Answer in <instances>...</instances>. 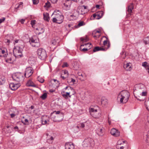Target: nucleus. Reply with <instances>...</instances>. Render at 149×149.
I'll use <instances>...</instances> for the list:
<instances>
[{
  "instance_id": "f257e3e1",
  "label": "nucleus",
  "mask_w": 149,
  "mask_h": 149,
  "mask_svg": "<svg viewBox=\"0 0 149 149\" xmlns=\"http://www.w3.org/2000/svg\"><path fill=\"white\" fill-rule=\"evenodd\" d=\"M130 96V93L127 91H122L118 95L117 100H120L121 103H125L128 100Z\"/></svg>"
},
{
  "instance_id": "f03ea898",
  "label": "nucleus",
  "mask_w": 149,
  "mask_h": 149,
  "mask_svg": "<svg viewBox=\"0 0 149 149\" xmlns=\"http://www.w3.org/2000/svg\"><path fill=\"white\" fill-rule=\"evenodd\" d=\"M53 14L55 15V17L53 18L52 19L53 22L60 24L63 22L64 17L63 15L61 14L59 10H56L54 12Z\"/></svg>"
},
{
  "instance_id": "7ed1b4c3",
  "label": "nucleus",
  "mask_w": 149,
  "mask_h": 149,
  "mask_svg": "<svg viewBox=\"0 0 149 149\" xmlns=\"http://www.w3.org/2000/svg\"><path fill=\"white\" fill-rule=\"evenodd\" d=\"M89 111L91 114L95 118H99L101 116V112L99 109L91 108L89 109Z\"/></svg>"
},
{
  "instance_id": "20e7f679",
  "label": "nucleus",
  "mask_w": 149,
  "mask_h": 149,
  "mask_svg": "<svg viewBox=\"0 0 149 149\" xmlns=\"http://www.w3.org/2000/svg\"><path fill=\"white\" fill-rule=\"evenodd\" d=\"M23 49L19 46H17L13 50V54L15 57L21 58L23 56Z\"/></svg>"
},
{
  "instance_id": "39448f33",
  "label": "nucleus",
  "mask_w": 149,
  "mask_h": 149,
  "mask_svg": "<svg viewBox=\"0 0 149 149\" xmlns=\"http://www.w3.org/2000/svg\"><path fill=\"white\" fill-rule=\"evenodd\" d=\"M38 57L41 60L45 59L47 57V54L45 50L41 48H39L37 50Z\"/></svg>"
},
{
  "instance_id": "423d86ee",
  "label": "nucleus",
  "mask_w": 149,
  "mask_h": 149,
  "mask_svg": "<svg viewBox=\"0 0 149 149\" xmlns=\"http://www.w3.org/2000/svg\"><path fill=\"white\" fill-rule=\"evenodd\" d=\"M12 78L14 81L19 82L24 79V74L21 72H17L12 76Z\"/></svg>"
},
{
  "instance_id": "0eeeda50",
  "label": "nucleus",
  "mask_w": 149,
  "mask_h": 149,
  "mask_svg": "<svg viewBox=\"0 0 149 149\" xmlns=\"http://www.w3.org/2000/svg\"><path fill=\"white\" fill-rule=\"evenodd\" d=\"M29 42L33 47H38L40 46L39 40L36 37H33L30 38Z\"/></svg>"
},
{
  "instance_id": "6e6552de",
  "label": "nucleus",
  "mask_w": 149,
  "mask_h": 149,
  "mask_svg": "<svg viewBox=\"0 0 149 149\" xmlns=\"http://www.w3.org/2000/svg\"><path fill=\"white\" fill-rule=\"evenodd\" d=\"M94 142L93 139L90 138L85 139L83 142V146L84 147H87L92 146L94 145Z\"/></svg>"
},
{
  "instance_id": "1a4fd4ad",
  "label": "nucleus",
  "mask_w": 149,
  "mask_h": 149,
  "mask_svg": "<svg viewBox=\"0 0 149 149\" xmlns=\"http://www.w3.org/2000/svg\"><path fill=\"white\" fill-rule=\"evenodd\" d=\"M33 72V69L32 67H28L26 69L25 73L24 75L25 77L29 78L32 75Z\"/></svg>"
},
{
  "instance_id": "9d476101",
  "label": "nucleus",
  "mask_w": 149,
  "mask_h": 149,
  "mask_svg": "<svg viewBox=\"0 0 149 149\" xmlns=\"http://www.w3.org/2000/svg\"><path fill=\"white\" fill-rule=\"evenodd\" d=\"M104 132L105 129L102 126L98 127L96 130V133L100 136H103Z\"/></svg>"
},
{
  "instance_id": "9b49d317",
  "label": "nucleus",
  "mask_w": 149,
  "mask_h": 149,
  "mask_svg": "<svg viewBox=\"0 0 149 149\" xmlns=\"http://www.w3.org/2000/svg\"><path fill=\"white\" fill-rule=\"evenodd\" d=\"M144 88V86L142 84H139L138 85L135 89L134 90V92L136 93H138V92L143 91V90Z\"/></svg>"
},
{
  "instance_id": "f8f14e48",
  "label": "nucleus",
  "mask_w": 149,
  "mask_h": 149,
  "mask_svg": "<svg viewBox=\"0 0 149 149\" xmlns=\"http://www.w3.org/2000/svg\"><path fill=\"white\" fill-rule=\"evenodd\" d=\"M20 86L19 83L14 84V83H11L9 85V87L11 90L15 91L17 90Z\"/></svg>"
},
{
  "instance_id": "ddd939ff",
  "label": "nucleus",
  "mask_w": 149,
  "mask_h": 149,
  "mask_svg": "<svg viewBox=\"0 0 149 149\" xmlns=\"http://www.w3.org/2000/svg\"><path fill=\"white\" fill-rule=\"evenodd\" d=\"M110 133L113 136L117 137L120 136V132L115 128H112L111 130Z\"/></svg>"
},
{
  "instance_id": "4468645a",
  "label": "nucleus",
  "mask_w": 149,
  "mask_h": 149,
  "mask_svg": "<svg viewBox=\"0 0 149 149\" xmlns=\"http://www.w3.org/2000/svg\"><path fill=\"white\" fill-rule=\"evenodd\" d=\"M8 55L6 49H0V56L5 58Z\"/></svg>"
},
{
  "instance_id": "2eb2a0df",
  "label": "nucleus",
  "mask_w": 149,
  "mask_h": 149,
  "mask_svg": "<svg viewBox=\"0 0 149 149\" xmlns=\"http://www.w3.org/2000/svg\"><path fill=\"white\" fill-rule=\"evenodd\" d=\"M101 31L100 30H95L92 33L93 37L96 38H99L100 36Z\"/></svg>"
},
{
  "instance_id": "dca6fc26",
  "label": "nucleus",
  "mask_w": 149,
  "mask_h": 149,
  "mask_svg": "<svg viewBox=\"0 0 149 149\" xmlns=\"http://www.w3.org/2000/svg\"><path fill=\"white\" fill-rule=\"evenodd\" d=\"M103 14V12L100 11L97 13L96 14H94L93 15L94 18H96L97 19H99L102 17Z\"/></svg>"
},
{
  "instance_id": "f3484780",
  "label": "nucleus",
  "mask_w": 149,
  "mask_h": 149,
  "mask_svg": "<svg viewBox=\"0 0 149 149\" xmlns=\"http://www.w3.org/2000/svg\"><path fill=\"white\" fill-rule=\"evenodd\" d=\"M65 149H74V144L68 142L65 145Z\"/></svg>"
},
{
  "instance_id": "a211bd4d",
  "label": "nucleus",
  "mask_w": 149,
  "mask_h": 149,
  "mask_svg": "<svg viewBox=\"0 0 149 149\" xmlns=\"http://www.w3.org/2000/svg\"><path fill=\"white\" fill-rule=\"evenodd\" d=\"M132 64L130 63H127L124 65V68L127 71H130L132 69Z\"/></svg>"
},
{
  "instance_id": "6ab92c4d",
  "label": "nucleus",
  "mask_w": 149,
  "mask_h": 149,
  "mask_svg": "<svg viewBox=\"0 0 149 149\" xmlns=\"http://www.w3.org/2000/svg\"><path fill=\"white\" fill-rule=\"evenodd\" d=\"M134 8V6L132 3H131L128 7L127 10L126 12L127 14H131L132 13V10Z\"/></svg>"
},
{
  "instance_id": "aec40b11",
  "label": "nucleus",
  "mask_w": 149,
  "mask_h": 149,
  "mask_svg": "<svg viewBox=\"0 0 149 149\" xmlns=\"http://www.w3.org/2000/svg\"><path fill=\"white\" fill-rule=\"evenodd\" d=\"M101 103L102 106L106 105L107 104V100L104 97H102L101 99Z\"/></svg>"
},
{
  "instance_id": "412c9836",
  "label": "nucleus",
  "mask_w": 149,
  "mask_h": 149,
  "mask_svg": "<svg viewBox=\"0 0 149 149\" xmlns=\"http://www.w3.org/2000/svg\"><path fill=\"white\" fill-rule=\"evenodd\" d=\"M142 66L144 67L149 74V65L146 62H145L142 63Z\"/></svg>"
},
{
  "instance_id": "4be33fe9",
  "label": "nucleus",
  "mask_w": 149,
  "mask_h": 149,
  "mask_svg": "<svg viewBox=\"0 0 149 149\" xmlns=\"http://www.w3.org/2000/svg\"><path fill=\"white\" fill-rule=\"evenodd\" d=\"M26 85L28 86L35 87L36 85L31 80H29L26 83Z\"/></svg>"
},
{
  "instance_id": "5701e85b",
  "label": "nucleus",
  "mask_w": 149,
  "mask_h": 149,
  "mask_svg": "<svg viewBox=\"0 0 149 149\" xmlns=\"http://www.w3.org/2000/svg\"><path fill=\"white\" fill-rule=\"evenodd\" d=\"M11 112L16 115L18 113V111L15 108H12L10 109L9 113H11Z\"/></svg>"
},
{
  "instance_id": "b1692460",
  "label": "nucleus",
  "mask_w": 149,
  "mask_h": 149,
  "mask_svg": "<svg viewBox=\"0 0 149 149\" xmlns=\"http://www.w3.org/2000/svg\"><path fill=\"white\" fill-rule=\"evenodd\" d=\"M50 85V84H52V85L53 86L55 85L56 84H58V81L56 79H51L49 82Z\"/></svg>"
},
{
  "instance_id": "393cba45",
  "label": "nucleus",
  "mask_w": 149,
  "mask_h": 149,
  "mask_svg": "<svg viewBox=\"0 0 149 149\" xmlns=\"http://www.w3.org/2000/svg\"><path fill=\"white\" fill-rule=\"evenodd\" d=\"M73 13L75 15V17L78 16L79 15H83L85 14L84 13H81L79 11L75 10H74Z\"/></svg>"
},
{
  "instance_id": "a878e982",
  "label": "nucleus",
  "mask_w": 149,
  "mask_h": 149,
  "mask_svg": "<svg viewBox=\"0 0 149 149\" xmlns=\"http://www.w3.org/2000/svg\"><path fill=\"white\" fill-rule=\"evenodd\" d=\"M43 15L44 20L49 21V14L47 13H43Z\"/></svg>"
},
{
  "instance_id": "bb28decb",
  "label": "nucleus",
  "mask_w": 149,
  "mask_h": 149,
  "mask_svg": "<svg viewBox=\"0 0 149 149\" xmlns=\"http://www.w3.org/2000/svg\"><path fill=\"white\" fill-rule=\"evenodd\" d=\"M85 24V23L83 21L79 22L77 25L74 26V27L75 28H78L80 26L84 25Z\"/></svg>"
},
{
  "instance_id": "cd10ccee",
  "label": "nucleus",
  "mask_w": 149,
  "mask_h": 149,
  "mask_svg": "<svg viewBox=\"0 0 149 149\" xmlns=\"http://www.w3.org/2000/svg\"><path fill=\"white\" fill-rule=\"evenodd\" d=\"M103 45L104 46H107V47L106 48V49H107L109 48L110 46V44L109 42H108L107 40H104L103 42Z\"/></svg>"
},
{
  "instance_id": "c85d7f7f",
  "label": "nucleus",
  "mask_w": 149,
  "mask_h": 149,
  "mask_svg": "<svg viewBox=\"0 0 149 149\" xmlns=\"http://www.w3.org/2000/svg\"><path fill=\"white\" fill-rule=\"evenodd\" d=\"M5 82L4 77L2 75H0V85H2Z\"/></svg>"
},
{
  "instance_id": "c756f323",
  "label": "nucleus",
  "mask_w": 149,
  "mask_h": 149,
  "mask_svg": "<svg viewBox=\"0 0 149 149\" xmlns=\"http://www.w3.org/2000/svg\"><path fill=\"white\" fill-rule=\"evenodd\" d=\"M72 65L74 67V69L77 70L79 68L78 65L77 64V62L76 61H74L72 63Z\"/></svg>"
},
{
  "instance_id": "7c9ffc66",
  "label": "nucleus",
  "mask_w": 149,
  "mask_h": 149,
  "mask_svg": "<svg viewBox=\"0 0 149 149\" xmlns=\"http://www.w3.org/2000/svg\"><path fill=\"white\" fill-rule=\"evenodd\" d=\"M70 93L69 92H66L65 93L62 94V95L64 98L67 99L68 97H71V95H70Z\"/></svg>"
},
{
  "instance_id": "2f4dec72",
  "label": "nucleus",
  "mask_w": 149,
  "mask_h": 149,
  "mask_svg": "<svg viewBox=\"0 0 149 149\" xmlns=\"http://www.w3.org/2000/svg\"><path fill=\"white\" fill-rule=\"evenodd\" d=\"M143 42L146 45L149 44V36L143 39Z\"/></svg>"
},
{
  "instance_id": "473e14b6",
  "label": "nucleus",
  "mask_w": 149,
  "mask_h": 149,
  "mask_svg": "<svg viewBox=\"0 0 149 149\" xmlns=\"http://www.w3.org/2000/svg\"><path fill=\"white\" fill-rule=\"evenodd\" d=\"M22 122L25 125H28L29 124L28 120L27 119H24L23 117V119L22 120Z\"/></svg>"
},
{
  "instance_id": "72a5a7b5",
  "label": "nucleus",
  "mask_w": 149,
  "mask_h": 149,
  "mask_svg": "<svg viewBox=\"0 0 149 149\" xmlns=\"http://www.w3.org/2000/svg\"><path fill=\"white\" fill-rule=\"evenodd\" d=\"M81 41H83V42H86L88 41L89 40L87 36L81 38H80Z\"/></svg>"
},
{
  "instance_id": "f704fd0d",
  "label": "nucleus",
  "mask_w": 149,
  "mask_h": 149,
  "mask_svg": "<svg viewBox=\"0 0 149 149\" xmlns=\"http://www.w3.org/2000/svg\"><path fill=\"white\" fill-rule=\"evenodd\" d=\"M125 141H123L122 140H120L117 143V146L118 145H123V144L124 143L125 145H127V143H125Z\"/></svg>"
},
{
  "instance_id": "c9c22d12",
  "label": "nucleus",
  "mask_w": 149,
  "mask_h": 149,
  "mask_svg": "<svg viewBox=\"0 0 149 149\" xmlns=\"http://www.w3.org/2000/svg\"><path fill=\"white\" fill-rule=\"evenodd\" d=\"M47 94L46 93H45L40 96V97L42 100H45L47 97Z\"/></svg>"
},
{
  "instance_id": "e433bc0d",
  "label": "nucleus",
  "mask_w": 149,
  "mask_h": 149,
  "mask_svg": "<svg viewBox=\"0 0 149 149\" xmlns=\"http://www.w3.org/2000/svg\"><path fill=\"white\" fill-rule=\"evenodd\" d=\"M84 45H85L84 44L83 45H81L80 46V49L81 51H83L84 52H85L88 50V49L87 48H82V47L84 46Z\"/></svg>"
},
{
  "instance_id": "4c0bfd02",
  "label": "nucleus",
  "mask_w": 149,
  "mask_h": 149,
  "mask_svg": "<svg viewBox=\"0 0 149 149\" xmlns=\"http://www.w3.org/2000/svg\"><path fill=\"white\" fill-rule=\"evenodd\" d=\"M140 95H141L142 96H145L147 94V92H143V91H140L139 93H138Z\"/></svg>"
},
{
  "instance_id": "58836bf2",
  "label": "nucleus",
  "mask_w": 149,
  "mask_h": 149,
  "mask_svg": "<svg viewBox=\"0 0 149 149\" xmlns=\"http://www.w3.org/2000/svg\"><path fill=\"white\" fill-rule=\"evenodd\" d=\"M23 4V3L22 2H20L19 4L18 5L17 7H16V8L17 9H19V8H22V4Z\"/></svg>"
},
{
  "instance_id": "ea45409f",
  "label": "nucleus",
  "mask_w": 149,
  "mask_h": 149,
  "mask_svg": "<svg viewBox=\"0 0 149 149\" xmlns=\"http://www.w3.org/2000/svg\"><path fill=\"white\" fill-rule=\"evenodd\" d=\"M50 3L48 1L45 3V5L44 6V7H46L47 8H49L50 7Z\"/></svg>"
},
{
  "instance_id": "a19ab883",
  "label": "nucleus",
  "mask_w": 149,
  "mask_h": 149,
  "mask_svg": "<svg viewBox=\"0 0 149 149\" xmlns=\"http://www.w3.org/2000/svg\"><path fill=\"white\" fill-rule=\"evenodd\" d=\"M41 121L42 124L43 125H45L47 123V121L45 119L44 120L43 118L41 119Z\"/></svg>"
},
{
  "instance_id": "79ce46f5",
  "label": "nucleus",
  "mask_w": 149,
  "mask_h": 149,
  "mask_svg": "<svg viewBox=\"0 0 149 149\" xmlns=\"http://www.w3.org/2000/svg\"><path fill=\"white\" fill-rule=\"evenodd\" d=\"M99 47H94V48L93 51L94 52H95L97 51H99Z\"/></svg>"
},
{
  "instance_id": "37998d69",
  "label": "nucleus",
  "mask_w": 149,
  "mask_h": 149,
  "mask_svg": "<svg viewBox=\"0 0 149 149\" xmlns=\"http://www.w3.org/2000/svg\"><path fill=\"white\" fill-rule=\"evenodd\" d=\"M6 61L8 63H11L13 61L12 59L10 57L9 58H7L6 60Z\"/></svg>"
},
{
  "instance_id": "c03bdc74",
  "label": "nucleus",
  "mask_w": 149,
  "mask_h": 149,
  "mask_svg": "<svg viewBox=\"0 0 149 149\" xmlns=\"http://www.w3.org/2000/svg\"><path fill=\"white\" fill-rule=\"evenodd\" d=\"M50 139L51 140V141H50V139H48L47 141V142L49 143H51L52 142V140L54 139V138L53 136H51L50 138Z\"/></svg>"
},
{
  "instance_id": "a18cd8bd",
  "label": "nucleus",
  "mask_w": 149,
  "mask_h": 149,
  "mask_svg": "<svg viewBox=\"0 0 149 149\" xmlns=\"http://www.w3.org/2000/svg\"><path fill=\"white\" fill-rule=\"evenodd\" d=\"M86 46H88V47H89V49H90L92 47V45L91 43H88L84 44Z\"/></svg>"
},
{
  "instance_id": "49530a36",
  "label": "nucleus",
  "mask_w": 149,
  "mask_h": 149,
  "mask_svg": "<svg viewBox=\"0 0 149 149\" xmlns=\"http://www.w3.org/2000/svg\"><path fill=\"white\" fill-rule=\"evenodd\" d=\"M68 65L67 62H64L62 65L63 68H64L65 67H68Z\"/></svg>"
},
{
  "instance_id": "de8ad7c7",
  "label": "nucleus",
  "mask_w": 149,
  "mask_h": 149,
  "mask_svg": "<svg viewBox=\"0 0 149 149\" xmlns=\"http://www.w3.org/2000/svg\"><path fill=\"white\" fill-rule=\"evenodd\" d=\"M68 74H67L66 75H65V76L61 75V78L63 79V80H64L66 79V78L68 77Z\"/></svg>"
},
{
  "instance_id": "09e8293b",
  "label": "nucleus",
  "mask_w": 149,
  "mask_h": 149,
  "mask_svg": "<svg viewBox=\"0 0 149 149\" xmlns=\"http://www.w3.org/2000/svg\"><path fill=\"white\" fill-rule=\"evenodd\" d=\"M32 1L34 4H36L39 2V0H32Z\"/></svg>"
},
{
  "instance_id": "8fccbe9b",
  "label": "nucleus",
  "mask_w": 149,
  "mask_h": 149,
  "mask_svg": "<svg viewBox=\"0 0 149 149\" xmlns=\"http://www.w3.org/2000/svg\"><path fill=\"white\" fill-rule=\"evenodd\" d=\"M126 146L124 145V146H117V147H118V149H124L125 148V147Z\"/></svg>"
},
{
  "instance_id": "3c124183",
  "label": "nucleus",
  "mask_w": 149,
  "mask_h": 149,
  "mask_svg": "<svg viewBox=\"0 0 149 149\" xmlns=\"http://www.w3.org/2000/svg\"><path fill=\"white\" fill-rule=\"evenodd\" d=\"M5 20V18L2 17L0 19V24L3 22Z\"/></svg>"
},
{
  "instance_id": "603ef678",
  "label": "nucleus",
  "mask_w": 149,
  "mask_h": 149,
  "mask_svg": "<svg viewBox=\"0 0 149 149\" xmlns=\"http://www.w3.org/2000/svg\"><path fill=\"white\" fill-rule=\"evenodd\" d=\"M36 22V20H32L31 21V23L32 27L35 24Z\"/></svg>"
},
{
  "instance_id": "864d4df0",
  "label": "nucleus",
  "mask_w": 149,
  "mask_h": 149,
  "mask_svg": "<svg viewBox=\"0 0 149 149\" xmlns=\"http://www.w3.org/2000/svg\"><path fill=\"white\" fill-rule=\"evenodd\" d=\"M38 81L42 83L44 82V80L42 78H38Z\"/></svg>"
},
{
  "instance_id": "5fc2aeb1",
  "label": "nucleus",
  "mask_w": 149,
  "mask_h": 149,
  "mask_svg": "<svg viewBox=\"0 0 149 149\" xmlns=\"http://www.w3.org/2000/svg\"><path fill=\"white\" fill-rule=\"evenodd\" d=\"M86 123H80L81 127L82 128L84 127L85 126V124H86Z\"/></svg>"
},
{
  "instance_id": "6e6d98bb",
  "label": "nucleus",
  "mask_w": 149,
  "mask_h": 149,
  "mask_svg": "<svg viewBox=\"0 0 149 149\" xmlns=\"http://www.w3.org/2000/svg\"><path fill=\"white\" fill-rule=\"evenodd\" d=\"M40 31L37 32L38 34H39L41 33H42L44 32V30L42 28L40 29Z\"/></svg>"
},
{
  "instance_id": "4d7b16f0",
  "label": "nucleus",
  "mask_w": 149,
  "mask_h": 149,
  "mask_svg": "<svg viewBox=\"0 0 149 149\" xmlns=\"http://www.w3.org/2000/svg\"><path fill=\"white\" fill-rule=\"evenodd\" d=\"M75 79L73 78H71V80H70V83H72V84H73L74 82H75Z\"/></svg>"
},
{
  "instance_id": "13d9d810",
  "label": "nucleus",
  "mask_w": 149,
  "mask_h": 149,
  "mask_svg": "<svg viewBox=\"0 0 149 149\" xmlns=\"http://www.w3.org/2000/svg\"><path fill=\"white\" fill-rule=\"evenodd\" d=\"M79 9L81 11H80L81 13H85L84 12H83V11L84 10V9L82 7H80L79 8Z\"/></svg>"
},
{
  "instance_id": "bf43d9fd",
  "label": "nucleus",
  "mask_w": 149,
  "mask_h": 149,
  "mask_svg": "<svg viewBox=\"0 0 149 149\" xmlns=\"http://www.w3.org/2000/svg\"><path fill=\"white\" fill-rule=\"evenodd\" d=\"M68 26L69 27H71V28L73 29L74 27V26H73L72 24H69L68 25Z\"/></svg>"
},
{
  "instance_id": "052dcab7",
  "label": "nucleus",
  "mask_w": 149,
  "mask_h": 149,
  "mask_svg": "<svg viewBox=\"0 0 149 149\" xmlns=\"http://www.w3.org/2000/svg\"><path fill=\"white\" fill-rule=\"evenodd\" d=\"M10 113V115L11 116V117L12 118H13L14 117L15 115H17L16 114L13 113L11 112V113Z\"/></svg>"
},
{
  "instance_id": "680f3d73",
  "label": "nucleus",
  "mask_w": 149,
  "mask_h": 149,
  "mask_svg": "<svg viewBox=\"0 0 149 149\" xmlns=\"http://www.w3.org/2000/svg\"><path fill=\"white\" fill-rule=\"evenodd\" d=\"M64 74L66 75L67 74H68V71L67 70H65L63 72Z\"/></svg>"
},
{
  "instance_id": "e2e57ef3",
  "label": "nucleus",
  "mask_w": 149,
  "mask_h": 149,
  "mask_svg": "<svg viewBox=\"0 0 149 149\" xmlns=\"http://www.w3.org/2000/svg\"><path fill=\"white\" fill-rule=\"evenodd\" d=\"M99 51H104L105 50V48H102V47H99Z\"/></svg>"
},
{
  "instance_id": "0e129e2a",
  "label": "nucleus",
  "mask_w": 149,
  "mask_h": 149,
  "mask_svg": "<svg viewBox=\"0 0 149 149\" xmlns=\"http://www.w3.org/2000/svg\"><path fill=\"white\" fill-rule=\"evenodd\" d=\"M14 129L16 131H18V127L17 126H16L14 127Z\"/></svg>"
},
{
  "instance_id": "69168bd1",
  "label": "nucleus",
  "mask_w": 149,
  "mask_h": 149,
  "mask_svg": "<svg viewBox=\"0 0 149 149\" xmlns=\"http://www.w3.org/2000/svg\"><path fill=\"white\" fill-rule=\"evenodd\" d=\"M25 21V19H23L20 20V22L22 24H23Z\"/></svg>"
},
{
  "instance_id": "338daca9",
  "label": "nucleus",
  "mask_w": 149,
  "mask_h": 149,
  "mask_svg": "<svg viewBox=\"0 0 149 149\" xmlns=\"http://www.w3.org/2000/svg\"><path fill=\"white\" fill-rule=\"evenodd\" d=\"M56 41L55 40H54V41L53 42H52V43L53 44V45H56Z\"/></svg>"
},
{
  "instance_id": "774afa93",
  "label": "nucleus",
  "mask_w": 149,
  "mask_h": 149,
  "mask_svg": "<svg viewBox=\"0 0 149 149\" xmlns=\"http://www.w3.org/2000/svg\"><path fill=\"white\" fill-rule=\"evenodd\" d=\"M49 92L51 93H53L55 91V90H53V89H51L49 90Z\"/></svg>"
}]
</instances>
